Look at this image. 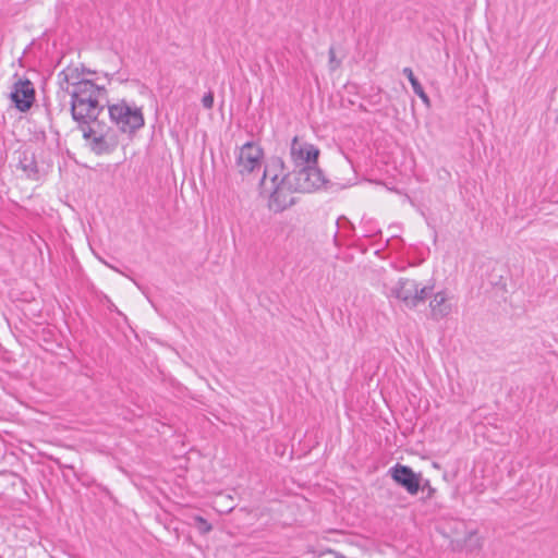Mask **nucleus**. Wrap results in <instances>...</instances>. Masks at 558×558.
Listing matches in <instances>:
<instances>
[{"label":"nucleus","mask_w":558,"mask_h":558,"mask_svg":"<svg viewBox=\"0 0 558 558\" xmlns=\"http://www.w3.org/2000/svg\"><path fill=\"white\" fill-rule=\"evenodd\" d=\"M263 149L254 142L241 146L236 155L235 167L242 177L252 174L262 167Z\"/></svg>","instance_id":"0eeeda50"},{"label":"nucleus","mask_w":558,"mask_h":558,"mask_svg":"<svg viewBox=\"0 0 558 558\" xmlns=\"http://www.w3.org/2000/svg\"><path fill=\"white\" fill-rule=\"evenodd\" d=\"M59 85L62 90L65 92V87L69 89L77 87L80 84L87 83L89 80L83 78V73L77 66H66L58 74Z\"/></svg>","instance_id":"ddd939ff"},{"label":"nucleus","mask_w":558,"mask_h":558,"mask_svg":"<svg viewBox=\"0 0 558 558\" xmlns=\"http://www.w3.org/2000/svg\"><path fill=\"white\" fill-rule=\"evenodd\" d=\"M316 165L317 163H313L306 167L293 168V170L287 174V182L292 186L294 192L310 193L324 185V175Z\"/></svg>","instance_id":"39448f33"},{"label":"nucleus","mask_w":558,"mask_h":558,"mask_svg":"<svg viewBox=\"0 0 558 558\" xmlns=\"http://www.w3.org/2000/svg\"><path fill=\"white\" fill-rule=\"evenodd\" d=\"M291 160L294 168L317 163L319 149L313 144L300 141L298 136L292 140L290 148Z\"/></svg>","instance_id":"6e6552de"},{"label":"nucleus","mask_w":558,"mask_h":558,"mask_svg":"<svg viewBox=\"0 0 558 558\" xmlns=\"http://www.w3.org/2000/svg\"><path fill=\"white\" fill-rule=\"evenodd\" d=\"M391 477L411 495L417 494L420 489V475L407 465L397 464L391 468Z\"/></svg>","instance_id":"9d476101"},{"label":"nucleus","mask_w":558,"mask_h":558,"mask_svg":"<svg viewBox=\"0 0 558 558\" xmlns=\"http://www.w3.org/2000/svg\"><path fill=\"white\" fill-rule=\"evenodd\" d=\"M330 69L333 71L339 66V61L336 60L335 49L331 47L328 51Z\"/></svg>","instance_id":"f3484780"},{"label":"nucleus","mask_w":558,"mask_h":558,"mask_svg":"<svg viewBox=\"0 0 558 558\" xmlns=\"http://www.w3.org/2000/svg\"><path fill=\"white\" fill-rule=\"evenodd\" d=\"M17 168L21 169L28 179H39V169L33 151L25 149L19 153Z\"/></svg>","instance_id":"4468645a"},{"label":"nucleus","mask_w":558,"mask_h":558,"mask_svg":"<svg viewBox=\"0 0 558 558\" xmlns=\"http://www.w3.org/2000/svg\"><path fill=\"white\" fill-rule=\"evenodd\" d=\"M403 75H405L411 83L413 92L423 100L424 104L429 105V98L427 94L424 92L423 86L418 82V80L414 76V73L411 68H404L402 70Z\"/></svg>","instance_id":"2eb2a0df"},{"label":"nucleus","mask_w":558,"mask_h":558,"mask_svg":"<svg viewBox=\"0 0 558 558\" xmlns=\"http://www.w3.org/2000/svg\"><path fill=\"white\" fill-rule=\"evenodd\" d=\"M438 532L449 541V547L453 551L472 553L482 544L477 532L468 530V525H439Z\"/></svg>","instance_id":"20e7f679"},{"label":"nucleus","mask_w":558,"mask_h":558,"mask_svg":"<svg viewBox=\"0 0 558 558\" xmlns=\"http://www.w3.org/2000/svg\"><path fill=\"white\" fill-rule=\"evenodd\" d=\"M65 93L71 96V113L74 121L80 123L83 137L89 149L96 155L112 153L119 145L118 131L98 120L104 110L100 100L106 96V89L90 80Z\"/></svg>","instance_id":"f257e3e1"},{"label":"nucleus","mask_w":558,"mask_h":558,"mask_svg":"<svg viewBox=\"0 0 558 558\" xmlns=\"http://www.w3.org/2000/svg\"><path fill=\"white\" fill-rule=\"evenodd\" d=\"M11 100L21 112L31 109L35 101V88L29 80H19L10 94Z\"/></svg>","instance_id":"1a4fd4ad"},{"label":"nucleus","mask_w":558,"mask_h":558,"mask_svg":"<svg viewBox=\"0 0 558 558\" xmlns=\"http://www.w3.org/2000/svg\"><path fill=\"white\" fill-rule=\"evenodd\" d=\"M108 113L117 130L129 136H133L145 124L142 108L124 99L108 105Z\"/></svg>","instance_id":"f03ea898"},{"label":"nucleus","mask_w":558,"mask_h":558,"mask_svg":"<svg viewBox=\"0 0 558 558\" xmlns=\"http://www.w3.org/2000/svg\"><path fill=\"white\" fill-rule=\"evenodd\" d=\"M201 526H202V533L203 534L208 533L211 530V525L210 524L201 525Z\"/></svg>","instance_id":"a211bd4d"},{"label":"nucleus","mask_w":558,"mask_h":558,"mask_svg":"<svg viewBox=\"0 0 558 558\" xmlns=\"http://www.w3.org/2000/svg\"><path fill=\"white\" fill-rule=\"evenodd\" d=\"M283 162L279 158L271 159L264 169L263 178L259 183L260 192L264 191L265 184H280V179L283 177Z\"/></svg>","instance_id":"9b49d317"},{"label":"nucleus","mask_w":558,"mask_h":558,"mask_svg":"<svg viewBox=\"0 0 558 558\" xmlns=\"http://www.w3.org/2000/svg\"><path fill=\"white\" fill-rule=\"evenodd\" d=\"M430 316L434 320H440L447 317L451 311L452 305L446 292H437L429 302Z\"/></svg>","instance_id":"f8f14e48"},{"label":"nucleus","mask_w":558,"mask_h":558,"mask_svg":"<svg viewBox=\"0 0 558 558\" xmlns=\"http://www.w3.org/2000/svg\"><path fill=\"white\" fill-rule=\"evenodd\" d=\"M197 523L204 524L206 521L203 518H197Z\"/></svg>","instance_id":"6ab92c4d"},{"label":"nucleus","mask_w":558,"mask_h":558,"mask_svg":"<svg viewBox=\"0 0 558 558\" xmlns=\"http://www.w3.org/2000/svg\"><path fill=\"white\" fill-rule=\"evenodd\" d=\"M294 190L287 182V174L280 179V184H265L260 195L268 198V208L274 213H281L294 204L292 195Z\"/></svg>","instance_id":"423d86ee"},{"label":"nucleus","mask_w":558,"mask_h":558,"mask_svg":"<svg viewBox=\"0 0 558 558\" xmlns=\"http://www.w3.org/2000/svg\"><path fill=\"white\" fill-rule=\"evenodd\" d=\"M202 105L206 109H211L214 106V94L211 92L205 94L202 98Z\"/></svg>","instance_id":"dca6fc26"},{"label":"nucleus","mask_w":558,"mask_h":558,"mask_svg":"<svg viewBox=\"0 0 558 558\" xmlns=\"http://www.w3.org/2000/svg\"><path fill=\"white\" fill-rule=\"evenodd\" d=\"M384 287L388 298L401 301L409 308H414L423 303L432 291V288L421 287L416 280L411 278H399L389 284L385 283Z\"/></svg>","instance_id":"7ed1b4c3"}]
</instances>
